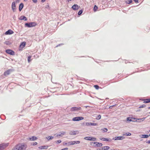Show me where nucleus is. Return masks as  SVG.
<instances>
[{
  "label": "nucleus",
  "instance_id": "nucleus-1",
  "mask_svg": "<svg viewBox=\"0 0 150 150\" xmlns=\"http://www.w3.org/2000/svg\"><path fill=\"white\" fill-rule=\"evenodd\" d=\"M27 147V145L24 143H19L16 145L12 150H25Z\"/></svg>",
  "mask_w": 150,
  "mask_h": 150
},
{
  "label": "nucleus",
  "instance_id": "nucleus-2",
  "mask_svg": "<svg viewBox=\"0 0 150 150\" xmlns=\"http://www.w3.org/2000/svg\"><path fill=\"white\" fill-rule=\"evenodd\" d=\"M37 25L36 23L33 22L29 23H26L25 24V25L26 26L28 27H31L35 26Z\"/></svg>",
  "mask_w": 150,
  "mask_h": 150
},
{
  "label": "nucleus",
  "instance_id": "nucleus-3",
  "mask_svg": "<svg viewBox=\"0 0 150 150\" xmlns=\"http://www.w3.org/2000/svg\"><path fill=\"white\" fill-rule=\"evenodd\" d=\"M8 145V143H3L0 144V150H3Z\"/></svg>",
  "mask_w": 150,
  "mask_h": 150
},
{
  "label": "nucleus",
  "instance_id": "nucleus-4",
  "mask_svg": "<svg viewBox=\"0 0 150 150\" xmlns=\"http://www.w3.org/2000/svg\"><path fill=\"white\" fill-rule=\"evenodd\" d=\"M84 119V118L82 117H74L72 120L74 121H79L83 120Z\"/></svg>",
  "mask_w": 150,
  "mask_h": 150
},
{
  "label": "nucleus",
  "instance_id": "nucleus-5",
  "mask_svg": "<svg viewBox=\"0 0 150 150\" xmlns=\"http://www.w3.org/2000/svg\"><path fill=\"white\" fill-rule=\"evenodd\" d=\"M84 139L85 140L90 141H95L96 140V138L91 137H84Z\"/></svg>",
  "mask_w": 150,
  "mask_h": 150
},
{
  "label": "nucleus",
  "instance_id": "nucleus-6",
  "mask_svg": "<svg viewBox=\"0 0 150 150\" xmlns=\"http://www.w3.org/2000/svg\"><path fill=\"white\" fill-rule=\"evenodd\" d=\"M6 53L9 54L11 55H14V52L11 50H7L6 51Z\"/></svg>",
  "mask_w": 150,
  "mask_h": 150
},
{
  "label": "nucleus",
  "instance_id": "nucleus-7",
  "mask_svg": "<svg viewBox=\"0 0 150 150\" xmlns=\"http://www.w3.org/2000/svg\"><path fill=\"white\" fill-rule=\"evenodd\" d=\"M13 71L12 69H9L5 71L4 73V75L5 76L9 75Z\"/></svg>",
  "mask_w": 150,
  "mask_h": 150
},
{
  "label": "nucleus",
  "instance_id": "nucleus-8",
  "mask_svg": "<svg viewBox=\"0 0 150 150\" xmlns=\"http://www.w3.org/2000/svg\"><path fill=\"white\" fill-rule=\"evenodd\" d=\"M16 5L15 2H13L12 4L11 8L13 12H15L16 10Z\"/></svg>",
  "mask_w": 150,
  "mask_h": 150
},
{
  "label": "nucleus",
  "instance_id": "nucleus-9",
  "mask_svg": "<svg viewBox=\"0 0 150 150\" xmlns=\"http://www.w3.org/2000/svg\"><path fill=\"white\" fill-rule=\"evenodd\" d=\"M81 108L80 107L79 108L74 107L71 108V111H78L81 110Z\"/></svg>",
  "mask_w": 150,
  "mask_h": 150
},
{
  "label": "nucleus",
  "instance_id": "nucleus-10",
  "mask_svg": "<svg viewBox=\"0 0 150 150\" xmlns=\"http://www.w3.org/2000/svg\"><path fill=\"white\" fill-rule=\"evenodd\" d=\"M124 138V137L122 136L121 137H117L115 138H113L112 139L114 140H122Z\"/></svg>",
  "mask_w": 150,
  "mask_h": 150
},
{
  "label": "nucleus",
  "instance_id": "nucleus-11",
  "mask_svg": "<svg viewBox=\"0 0 150 150\" xmlns=\"http://www.w3.org/2000/svg\"><path fill=\"white\" fill-rule=\"evenodd\" d=\"M13 33L14 32L13 30L11 29H9L5 32V34L6 35H11L13 34Z\"/></svg>",
  "mask_w": 150,
  "mask_h": 150
},
{
  "label": "nucleus",
  "instance_id": "nucleus-12",
  "mask_svg": "<svg viewBox=\"0 0 150 150\" xmlns=\"http://www.w3.org/2000/svg\"><path fill=\"white\" fill-rule=\"evenodd\" d=\"M80 8V6L77 4H74L72 7V8L74 10L78 9Z\"/></svg>",
  "mask_w": 150,
  "mask_h": 150
},
{
  "label": "nucleus",
  "instance_id": "nucleus-13",
  "mask_svg": "<svg viewBox=\"0 0 150 150\" xmlns=\"http://www.w3.org/2000/svg\"><path fill=\"white\" fill-rule=\"evenodd\" d=\"M48 146L44 145L40 146L38 148L40 149H46L48 148Z\"/></svg>",
  "mask_w": 150,
  "mask_h": 150
},
{
  "label": "nucleus",
  "instance_id": "nucleus-14",
  "mask_svg": "<svg viewBox=\"0 0 150 150\" xmlns=\"http://www.w3.org/2000/svg\"><path fill=\"white\" fill-rule=\"evenodd\" d=\"M94 144H96V146L98 147L101 146L103 144L102 143L97 142H93Z\"/></svg>",
  "mask_w": 150,
  "mask_h": 150
},
{
  "label": "nucleus",
  "instance_id": "nucleus-15",
  "mask_svg": "<svg viewBox=\"0 0 150 150\" xmlns=\"http://www.w3.org/2000/svg\"><path fill=\"white\" fill-rule=\"evenodd\" d=\"M25 44L26 43L25 42H22L20 45V47L21 48H23L25 46Z\"/></svg>",
  "mask_w": 150,
  "mask_h": 150
},
{
  "label": "nucleus",
  "instance_id": "nucleus-16",
  "mask_svg": "<svg viewBox=\"0 0 150 150\" xmlns=\"http://www.w3.org/2000/svg\"><path fill=\"white\" fill-rule=\"evenodd\" d=\"M37 139V138L36 137L33 136L31 137H29L28 139L30 140L34 141Z\"/></svg>",
  "mask_w": 150,
  "mask_h": 150
},
{
  "label": "nucleus",
  "instance_id": "nucleus-17",
  "mask_svg": "<svg viewBox=\"0 0 150 150\" xmlns=\"http://www.w3.org/2000/svg\"><path fill=\"white\" fill-rule=\"evenodd\" d=\"M100 139L101 140H103V141H107V142L110 141L111 140L110 139L106 138H102Z\"/></svg>",
  "mask_w": 150,
  "mask_h": 150
},
{
  "label": "nucleus",
  "instance_id": "nucleus-18",
  "mask_svg": "<svg viewBox=\"0 0 150 150\" xmlns=\"http://www.w3.org/2000/svg\"><path fill=\"white\" fill-rule=\"evenodd\" d=\"M86 125L88 126L92 125V126H96L97 125V124L95 123H86Z\"/></svg>",
  "mask_w": 150,
  "mask_h": 150
},
{
  "label": "nucleus",
  "instance_id": "nucleus-19",
  "mask_svg": "<svg viewBox=\"0 0 150 150\" xmlns=\"http://www.w3.org/2000/svg\"><path fill=\"white\" fill-rule=\"evenodd\" d=\"M20 19L21 20H24L25 21L27 20L25 16H22L20 17Z\"/></svg>",
  "mask_w": 150,
  "mask_h": 150
},
{
  "label": "nucleus",
  "instance_id": "nucleus-20",
  "mask_svg": "<svg viewBox=\"0 0 150 150\" xmlns=\"http://www.w3.org/2000/svg\"><path fill=\"white\" fill-rule=\"evenodd\" d=\"M24 6L23 4V3H21L19 6V10L21 11L22 8H23Z\"/></svg>",
  "mask_w": 150,
  "mask_h": 150
},
{
  "label": "nucleus",
  "instance_id": "nucleus-21",
  "mask_svg": "<svg viewBox=\"0 0 150 150\" xmlns=\"http://www.w3.org/2000/svg\"><path fill=\"white\" fill-rule=\"evenodd\" d=\"M145 119V117L143 118H139V119H137V120H136V121H137V120H138L139 122H140L141 121H144Z\"/></svg>",
  "mask_w": 150,
  "mask_h": 150
},
{
  "label": "nucleus",
  "instance_id": "nucleus-22",
  "mask_svg": "<svg viewBox=\"0 0 150 150\" xmlns=\"http://www.w3.org/2000/svg\"><path fill=\"white\" fill-rule=\"evenodd\" d=\"M144 103H147L150 102V99H146L144 100Z\"/></svg>",
  "mask_w": 150,
  "mask_h": 150
},
{
  "label": "nucleus",
  "instance_id": "nucleus-23",
  "mask_svg": "<svg viewBox=\"0 0 150 150\" xmlns=\"http://www.w3.org/2000/svg\"><path fill=\"white\" fill-rule=\"evenodd\" d=\"M110 148V147L108 146H105L103 147V150H108Z\"/></svg>",
  "mask_w": 150,
  "mask_h": 150
},
{
  "label": "nucleus",
  "instance_id": "nucleus-24",
  "mask_svg": "<svg viewBox=\"0 0 150 150\" xmlns=\"http://www.w3.org/2000/svg\"><path fill=\"white\" fill-rule=\"evenodd\" d=\"M98 9V7L96 6V5H95L94 8H93V11L94 12L96 11Z\"/></svg>",
  "mask_w": 150,
  "mask_h": 150
},
{
  "label": "nucleus",
  "instance_id": "nucleus-25",
  "mask_svg": "<svg viewBox=\"0 0 150 150\" xmlns=\"http://www.w3.org/2000/svg\"><path fill=\"white\" fill-rule=\"evenodd\" d=\"M54 137L52 136H48L46 137V138L48 139V140L50 139H52Z\"/></svg>",
  "mask_w": 150,
  "mask_h": 150
},
{
  "label": "nucleus",
  "instance_id": "nucleus-26",
  "mask_svg": "<svg viewBox=\"0 0 150 150\" xmlns=\"http://www.w3.org/2000/svg\"><path fill=\"white\" fill-rule=\"evenodd\" d=\"M142 136V138H148L149 137L148 135H143Z\"/></svg>",
  "mask_w": 150,
  "mask_h": 150
},
{
  "label": "nucleus",
  "instance_id": "nucleus-27",
  "mask_svg": "<svg viewBox=\"0 0 150 150\" xmlns=\"http://www.w3.org/2000/svg\"><path fill=\"white\" fill-rule=\"evenodd\" d=\"M31 57H32L31 56H30L28 57V62H30L31 61Z\"/></svg>",
  "mask_w": 150,
  "mask_h": 150
},
{
  "label": "nucleus",
  "instance_id": "nucleus-28",
  "mask_svg": "<svg viewBox=\"0 0 150 150\" xmlns=\"http://www.w3.org/2000/svg\"><path fill=\"white\" fill-rule=\"evenodd\" d=\"M101 130H102L103 132H106L108 131V129L105 128H103L101 129Z\"/></svg>",
  "mask_w": 150,
  "mask_h": 150
},
{
  "label": "nucleus",
  "instance_id": "nucleus-29",
  "mask_svg": "<svg viewBox=\"0 0 150 150\" xmlns=\"http://www.w3.org/2000/svg\"><path fill=\"white\" fill-rule=\"evenodd\" d=\"M68 144L69 145H74L75 144L74 141L70 142L68 143Z\"/></svg>",
  "mask_w": 150,
  "mask_h": 150
},
{
  "label": "nucleus",
  "instance_id": "nucleus-30",
  "mask_svg": "<svg viewBox=\"0 0 150 150\" xmlns=\"http://www.w3.org/2000/svg\"><path fill=\"white\" fill-rule=\"evenodd\" d=\"M101 115H98L97 116V117H96V119H97L98 120H99L101 118Z\"/></svg>",
  "mask_w": 150,
  "mask_h": 150
},
{
  "label": "nucleus",
  "instance_id": "nucleus-31",
  "mask_svg": "<svg viewBox=\"0 0 150 150\" xmlns=\"http://www.w3.org/2000/svg\"><path fill=\"white\" fill-rule=\"evenodd\" d=\"M83 12V11L82 10H80L78 13V14L79 15H81Z\"/></svg>",
  "mask_w": 150,
  "mask_h": 150
},
{
  "label": "nucleus",
  "instance_id": "nucleus-32",
  "mask_svg": "<svg viewBox=\"0 0 150 150\" xmlns=\"http://www.w3.org/2000/svg\"><path fill=\"white\" fill-rule=\"evenodd\" d=\"M65 132H62L60 134H58L57 135L58 136H61V135H64L65 134Z\"/></svg>",
  "mask_w": 150,
  "mask_h": 150
},
{
  "label": "nucleus",
  "instance_id": "nucleus-33",
  "mask_svg": "<svg viewBox=\"0 0 150 150\" xmlns=\"http://www.w3.org/2000/svg\"><path fill=\"white\" fill-rule=\"evenodd\" d=\"M94 87L96 89H98L99 88V86L97 85H95L94 86Z\"/></svg>",
  "mask_w": 150,
  "mask_h": 150
},
{
  "label": "nucleus",
  "instance_id": "nucleus-34",
  "mask_svg": "<svg viewBox=\"0 0 150 150\" xmlns=\"http://www.w3.org/2000/svg\"><path fill=\"white\" fill-rule=\"evenodd\" d=\"M127 121H132V120L130 119V117H128L127 119Z\"/></svg>",
  "mask_w": 150,
  "mask_h": 150
},
{
  "label": "nucleus",
  "instance_id": "nucleus-35",
  "mask_svg": "<svg viewBox=\"0 0 150 150\" xmlns=\"http://www.w3.org/2000/svg\"><path fill=\"white\" fill-rule=\"evenodd\" d=\"M145 105H142L139 107V108H143L145 107Z\"/></svg>",
  "mask_w": 150,
  "mask_h": 150
},
{
  "label": "nucleus",
  "instance_id": "nucleus-36",
  "mask_svg": "<svg viewBox=\"0 0 150 150\" xmlns=\"http://www.w3.org/2000/svg\"><path fill=\"white\" fill-rule=\"evenodd\" d=\"M74 142H75V144H79L80 143V141H74Z\"/></svg>",
  "mask_w": 150,
  "mask_h": 150
},
{
  "label": "nucleus",
  "instance_id": "nucleus-37",
  "mask_svg": "<svg viewBox=\"0 0 150 150\" xmlns=\"http://www.w3.org/2000/svg\"><path fill=\"white\" fill-rule=\"evenodd\" d=\"M128 2H127V4H129L132 3V0H128Z\"/></svg>",
  "mask_w": 150,
  "mask_h": 150
},
{
  "label": "nucleus",
  "instance_id": "nucleus-38",
  "mask_svg": "<svg viewBox=\"0 0 150 150\" xmlns=\"http://www.w3.org/2000/svg\"><path fill=\"white\" fill-rule=\"evenodd\" d=\"M116 106V105H112V106H110L109 108H110V109H111L113 107H115V106Z\"/></svg>",
  "mask_w": 150,
  "mask_h": 150
},
{
  "label": "nucleus",
  "instance_id": "nucleus-39",
  "mask_svg": "<svg viewBox=\"0 0 150 150\" xmlns=\"http://www.w3.org/2000/svg\"><path fill=\"white\" fill-rule=\"evenodd\" d=\"M61 142H62L60 140H58V141H57L56 143H60Z\"/></svg>",
  "mask_w": 150,
  "mask_h": 150
},
{
  "label": "nucleus",
  "instance_id": "nucleus-40",
  "mask_svg": "<svg viewBox=\"0 0 150 150\" xmlns=\"http://www.w3.org/2000/svg\"><path fill=\"white\" fill-rule=\"evenodd\" d=\"M37 144H38L37 143V142H35L33 143V145H37Z\"/></svg>",
  "mask_w": 150,
  "mask_h": 150
},
{
  "label": "nucleus",
  "instance_id": "nucleus-41",
  "mask_svg": "<svg viewBox=\"0 0 150 150\" xmlns=\"http://www.w3.org/2000/svg\"><path fill=\"white\" fill-rule=\"evenodd\" d=\"M127 136H130L131 135V134L130 133H128L127 134H126Z\"/></svg>",
  "mask_w": 150,
  "mask_h": 150
},
{
  "label": "nucleus",
  "instance_id": "nucleus-42",
  "mask_svg": "<svg viewBox=\"0 0 150 150\" xmlns=\"http://www.w3.org/2000/svg\"><path fill=\"white\" fill-rule=\"evenodd\" d=\"M33 1L34 3H36L37 2V0H33Z\"/></svg>",
  "mask_w": 150,
  "mask_h": 150
},
{
  "label": "nucleus",
  "instance_id": "nucleus-43",
  "mask_svg": "<svg viewBox=\"0 0 150 150\" xmlns=\"http://www.w3.org/2000/svg\"><path fill=\"white\" fill-rule=\"evenodd\" d=\"M135 3H138V0H134Z\"/></svg>",
  "mask_w": 150,
  "mask_h": 150
},
{
  "label": "nucleus",
  "instance_id": "nucleus-44",
  "mask_svg": "<svg viewBox=\"0 0 150 150\" xmlns=\"http://www.w3.org/2000/svg\"><path fill=\"white\" fill-rule=\"evenodd\" d=\"M146 143L150 144V140L146 142Z\"/></svg>",
  "mask_w": 150,
  "mask_h": 150
},
{
  "label": "nucleus",
  "instance_id": "nucleus-45",
  "mask_svg": "<svg viewBox=\"0 0 150 150\" xmlns=\"http://www.w3.org/2000/svg\"><path fill=\"white\" fill-rule=\"evenodd\" d=\"M92 144L93 145V146H96V144H94L93 142H92Z\"/></svg>",
  "mask_w": 150,
  "mask_h": 150
},
{
  "label": "nucleus",
  "instance_id": "nucleus-46",
  "mask_svg": "<svg viewBox=\"0 0 150 150\" xmlns=\"http://www.w3.org/2000/svg\"><path fill=\"white\" fill-rule=\"evenodd\" d=\"M97 150H103V149L102 148V149H97Z\"/></svg>",
  "mask_w": 150,
  "mask_h": 150
},
{
  "label": "nucleus",
  "instance_id": "nucleus-47",
  "mask_svg": "<svg viewBox=\"0 0 150 150\" xmlns=\"http://www.w3.org/2000/svg\"><path fill=\"white\" fill-rule=\"evenodd\" d=\"M45 1V0H42V2H44Z\"/></svg>",
  "mask_w": 150,
  "mask_h": 150
},
{
  "label": "nucleus",
  "instance_id": "nucleus-48",
  "mask_svg": "<svg viewBox=\"0 0 150 150\" xmlns=\"http://www.w3.org/2000/svg\"><path fill=\"white\" fill-rule=\"evenodd\" d=\"M72 0H67V1L68 2L70 1H71Z\"/></svg>",
  "mask_w": 150,
  "mask_h": 150
},
{
  "label": "nucleus",
  "instance_id": "nucleus-49",
  "mask_svg": "<svg viewBox=\"0 0 150 150\" xmlns=\"http://www.w3.org/2000/svg\"><path fill=\"white\" fill-rule=\"evenodd\" d=\"M73 134H76L75 133H74V132H73Z\"/></svg>",
  "mask_w": 150,
  "mask_h": 150
},
{
  "label": "nucleus",
  "instance_id": "nucleus-50",
  "mask_svg": "<svg viewBox=\"0 0 150 150\" xmlns=\"http://www.w3.org/2000/svg\"><path fill=\"white\" fill-rule=\"evenodd\" d=\"M67 144V143H65L64 144Z\"/></svg>",
  "mask_w": 150,
  "mask_h": 150
},
{
  "label": "nucleus",
  "instance_id": "nucleus-51",
  "mask_svg": "<svg viewBox=\"0 0 150 150\" xmlns=\"http://www.w3.org/2000/svg\"><path fill=\"white\" fill-rule=\"evenodd\" d=\"M149 109H150V107H149L148 108Z\"/></svg>",
  "mask_w": 150,
  "mask_h": 150
},
{
  "label": "nucleus",
  "instance_id": "nucleus-52",
  "mask_svg": "<svg viewBox=\"0 0 150 150\" xmlns=\"http://www.w3.org/2000/svg\"><path fill=\"white\" fill-rule=\"evenodd\" d=\"M28 0H24L25 1H27Z\"/></svg>",
  "mask_w": 150,
  "mask_h": 150
},
{
  "label": "nucleus",
  "instance_id": "nucleus-53",
  "mask_svg": "<svg viewBox=\"0 0 150 150\" xmlns=\"http://www.w3.org/2000/svg\"><path fill=\"white\" fill-rule=\"evenodd\" d=\"M149 113H150V112H149Z\"/></svg>",
  "mask_w": 150,
  "mask_h": 150
},
{
  "label": "nucleus",
  "instance_id": "nucleus-54",
  "mask_svg": "<svg viewBox=\"0 0 150 150\" xmlns=\"http://www.w3.org/2000/svg\"><path fill=\"white\" fill-rule=\"evenodd\" d=\"M149 136H150V134H149Z\"/></svg>",
  "mask_w": 150,
  "mask_h": 150
},
{
  "label": "nucleus",
  "instance_id": "nucleus-55",
  "mask_svg": "<svg viewBox=\"0 0 150 150\" xmlns=\"http://www.w3.org/2000/svg\"><path fill=\"white\" fill-rule=\"evenodd\" d=\"M149 131H150V130Z\"/></svg>",
  "mask_w": 150,
  "mask_h": 150
}]
</instances>
